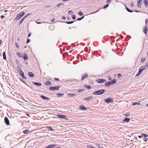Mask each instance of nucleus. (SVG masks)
<instances>
[{
	"label": "nucleus",
	"mask_w": 148,
	"mask_h": 148,
	"mask_svg": "<svg viewBox=\"0 0 148 148\" xmlns=\"http://www.w3.org/2000/svg\"><path fill=\"white\" fill-rule=\"evenodd\" d=\"M145 23L147 25V23H148V19H147L145 21Z\"/></svg>",
	"instance_id": "obj_52"
},
{
	"label": "nucleus",
	"mask_w": 148,
	"mask_h": 148,
	"mask_svg": "<svg viewBox=\"0 0 148 148\" xmlns=\"http://www.w3.org/2000/svg\"><path fill=\"white\" fill-rule=\"evenodd\" d=\"M67 95L70 97H73L75 95V94H68Z\"/></svg>",
	"instance_id": "obj_28"
},
{
	"label": "nucleus",
	"mask_w": 148,
	"mask_h": 148,
	"mask_svg": "<svg viewBox=\"0 0 148 148\" xmlns=\"http://www.w3.org/2000/svg\"><path fill=\"white\" fill-rule=\"evenodd\" d=\"M83 91H84V89H81L78 90V92L79 93L82 92Z\"/></svg>",
	"instance_id": "obj_36"
},
{
	"label": "nucleus",
	"mask_w": 148,
	"mask_h": 148,
	"mask_svg": "<svg viewBox=\"0 0 148 148\" xmlns=\"http://www.w3.org/2000/svg\"><path fill=\"white\" fill-rule=\"evenodd\" d=\"M4 17H5L4 16H3V15H1V18H2V19Z\"/></svg>",
	"instance_id": "obj_61"
},
{
	"label": "nucleus",
	"mask_w": 148,
	"mask_h": 148,
	"mask_svg": "<svg viewBox=\"0 0 148 148\" xmlns=\"http://www.w3.org/2000/svg\"><path fill=\"white\" fill-rule=\"evenodd\" d=\"M108 79L109 80H111L112 79L111 77L110 76H109L108 77Z\"/></svg>",
	"instance_id": "obj_50"
},
{
	"label": "nucleus",
	"mask_w": 148,
	"mask_h": 148,
	"mask_svg": "<svg viewBox=\"0 0 148 148\" xmlns=\"http://www.w3.org/2000/svg\"><path fill=\"white\" fill-rule=\"evenodd\" d=\"M105 86H106L108 87L110 86L112 84V83L110 81H109L108 82H106L105 83Z\"/></svg>",
	"instance_id": "obj_12"
},
{
	"label": "nucleus",
	"mask_w": 148,
	"mask_h": 148,
	"mask_svg": "<svg viewBox=\"0 0 148 148\" xmlns=\"http://www.w3.org/2000/svg\"><path fill=\"white\" fill-rule=\"evenodd\" d=\"M3 59L5 60H6V57L5 54V52H3Z\"/></svg>",
	"instance_id": "obj_20"
},
{
	"label": "nucleus",
	"mask_w": 148,
	"mask_h": 148,
	"mask_svg": "<svg viewBox=\"0 0 148 148\" xmlns=\"http://www.w3.org/2000/svg\"><path fill=\"white\" fill-rule=\"evenodd\" d=\"M55 20V18L54 17L52 18L51 19V21L52 22H53Z\"/></svg>",
	"instance_id": "obj_49"
},
{
	"label": "nucleus",
	"mask_w": 148,
	"mask_h": 148,
	"mask_svg": "<svg viewBox=\"0 0 148 148\" xmlns=\"http://www.w3.org/2000/svg\"><path fill=\"white\" fill-rule=\"evenodd\" d=\"M141 103L140 102L133 103L132 104L133 106H134L136 105H139Z\"/></svg>",
	"instance_id": "obj_18"
},
{
	"label": "nucleus",
	"mask_w": 148,
	"mask_h": 148,
	"mask_svg": "<svg viewBox=\"0 0 148 148\" xmlns=\"http://www.w3.org/2000/svg\"><path fill=\"white\" fill-rule=\"evenodd\" d=\"M98 146L99 148H102L101 147V146L99 145H98Z\"/></svg>",
	"instance_id": "obj_63"
},
{
	"label": "nucleus",
	"mask_w": 148,
	"mask_h": 148,
	"mask_svg": "<svg viewBox=\"0 0 148 148\" xmlns=\"http://www.w3.org/2000/svg\"><path fill=\"white\" fill-rule=\"evenodd\" d=\"M88 148H96L95 147H92L91 146L89 145L87 146Z\"/></svg>",
	"instance_id": "obj_42"
},
{
	"label": "nucleus",
	"mask_w": 148,
	"mask_h": 148,
	"mask_svg": "<svg viewBox=\"0 0 148 148\" xmlns=\"http://www.w3.org/2000/svg\"><path fill=\"white\" fill-rule=\"evenodd\" d=\"M80 109L81 110H86V109L83 106H80L79 107Z\"/></svg>",
	"instance_id": "obj_22"
},
{
	"label": "nucleus",
	"mask_w": 148,
	"mask_h": 148,
	"mask_svg": "<svg viewBox=\"0 0 148 148\" xmlns=\"http://www.w3.org/2000/svg\"><path fill=\"white\" fill-rule=\"evenodd\" d=\"M130 114L129 113H128L126 115H125L126 116H127Z\"/></svg>",
	"instance_id": "obj_60"
},
{
	"label": "nucleus",
	"mask_w": 148,
	"mask_h": 148,
	"mask_svg": "<svg viewBox=\"0 0 148 148\" xmlns=\"http://www.w3.org/2000/svg\"><path fill=\"white\" fill-rule=\"evenodd\" d=\"M141 73V72H140V71H138V72L137 73V74L136 75V76H138Z\"/></svg>",
	"instance_id": "obj_35"
},
{
	"label": "nucleus",
	"mask_w": 148,
	"mask_h": 148,
	"mask_svg": "<svg viewBox=\"0 0 148 148\" xmlns=\"http://www.w3.org/2000/svg\"><path fill=\"white\" fill-rule=\"evenodd\" d=\"M126 9L127 11H128V12H133V11L131 10H130L128 8L126 7Z\"/></svg>",
	"instance_id": "obj_31"
},
{
	"label": "nucleus",
	"mask_w": 148,
	"mask_h": 148,
	"mask_svg": "<svg viewBox=\"0 0 148 148\" xmlns=\"http://www.w3.org/2000/svg\"><path fill=\"white\" fill-rule=\"evenodd\" d=\"M25 14L24 12H22L19 13V19L22 17Z\"/></svg>",
	"instance_id": "obj_11"
},
{
	"label": "nucleus",
	"mask_w": 148,
	"mask_h": 148,
	"mask_svg": "<svg viewBox=\"0 0 148 148\" xmlns=\"http://www.w3.org/2000/svg\"><path fill=\"white\" fill-rule=\"evenodd\" d=\"M60 88V86H56L55 87H50L49 89V90L50 91H54V90H58Z\"/></svg>",
	"instance_id": "obj_2"
},
{
	"label": "nucleus",
	"mask_w": 148,
	"mask_h": 148,
	"mask_svg": "<svg viewBox=\"0 0 148 148\" xmlns=\"http://www.w3.org/2000/svg\"><path fill=\"white\" fill-rule=\"evenodd\" d=\"M144 29L143 30V32H147L148 29L147 26V25H146L144 27Z\"/></svg>",
	"instance_id": "obj_26"
},
{
	"label": "nucleus",
	"mask_w": 148,
	"mask_h": 148,
	"mask_svg": "<svg viewBox=\"0 0 148 148\" xmlns=\"http://www.w3.org/2000/svg\"><path fill=\"white\" fill-rule=\"evenodd\" d=\"M15 46L17 48H18V44L17 42L15 43Z\"/></svg>",
	"instance_id": "obj_44"
},
{
	"label": "nucleus",
	"mask_w": 148,
	"mask_h": 148,
	"mask_svg": "<svg viewBox=\"0 0 148 148\" xmlns=\"http://www.w3.org/2000/svg\"><path fill=\"white\" fill-rule=\"evenodd\" d=\"M73 13V12L71 10H70L68 12V13L69 14H70L71 13Z\"/></svg>",
	"instance_id": "obj_45"
},
{
	"label": "nucleus",
	"mask_w": 148,
	"mask_h": 148,
	"mask_svg": "<svg viewBox=\"0 0 148 148\" xmlns=\"http://www.w3.org/2000/svg\"><path fill=\"white\" fill-rule=\"evenodd\" d=\"M61 5V3H59V4H58L56 6L57 7H59Z\"/></svg>",
	"instance_id": "obj_53"
},
{
	"label": "nucleus",
	"mask_w": 148,
	"mask_h": 148,
	"mask_svg": "<svg viewBox=\"0 0 148 148\" xmlns=\"http://www.w3.org/2000/svg\"><path fill=\"white\" fill-rule=\"evenodd\" d=\"M130 119L127 118H125L124 120H123V121L126 122H129L130 121Z\"/></svg>",
	"instance_id": "obj_16"
},
{
	"label": "nucleus",
	"mask_w": 148,
	"mask_h": 148,
	"mask_svg": "<svg viewBox=\"0 0 148 148\" xmlns=\"http://www.w3.org/2000/svg\"><path fill=\"white\" fill-rule=\"evenodd\" d=\"M48 128L51 130V131H53V130L52 127L51 126H49L48 127Z\"/></svg>",
	"instance_id": "obj_34"
},
{
	"label": "nucleus",
	"mask_w": 148,
	"mask_h": 148,
	"mask_svg": "<svg viewBox=\"0 0 148 148\" xmlns=\"http://www.w3.org/2000/svg\"><path fill=\"white\" fill-rule=\"evenodd\" d=\"M62 18L63 19H64V20L66 19V17L64 16H62Z\"/></svg>",
	"instance_id": "obj_59"
},
{
	"label": "nucleus",
	"mask_w": 148,
	"mask_h": 148,
	"mask_svg": "<svg viewBox=\"0 0 148 148\" xmlns=\"http://www.w3.org/2000/svg\"><path fill=\"white\" fill-rule=\"evenodd\" d=\"M111 0H107L106 1L107 3H109L111 1Z\"/></svg>",
	"instance_id": "obj_57"
},
{
	"label": "nucleus",
	"mask_w": 148,
	"mask_h": 148,
	"mask_svg": "<svg viewBox=\"0 0 148 148\" xmlns=\"http://www.w3.org/2000/svg\"><path fill=\"white\" fill-rule=\"evenodd\" d=\"M18 14L17 15L16 17L15 18L16 20H18Z\"/></svg>",
	"instance_id": "obj_51"
},
{
	"label": "nucleus",
	"mask_w": 148,
	"mask_h": 148,
	"mask_svg": "<svg viewBox=\"0 0 148 148\" xmlns=\"http://www.w3.org/2000/svg\"><path fill=\"white\" fill-rule=\"evenodd\" d=\"M29 75L30 77H33L34 75V74L31 72H29Z\"/></svg>",
	"instance_id": "obj_23"
},
{
	"label": "nucleus",
	"mask_w": 148,
	"mask_h": 148,
	"mask_svg": "<svg viewBox=\"0 0 148 148\" xmlns=\"http://www.w3.org/2000/svg\"><path fill=\"white\" fill-rule=\"evenodd\" d=\"M105 101L108 103H110L112 102V101L111 100V99L109 98H107L105 100Z\"/></svg>",
	"instance_id": "obj_15"
},
{
	"label": "nucleus",
	"mask_w": 148,
	"mask_h": 148,
	"mask_svg": "<svg viewBox=\"0 0 148 148\" xmlns=\"http://www.w3.org/2000/svg\"><path fill=\"white\" fill-rule=\"evenodd\" d=\"M106 80L105 79H99L97 81L100 83H101L103 82H106Z\"/></svg>",
	"instance_id": "obj_5"
},
{
	"label": "nucleus",
	"mask_w": 148,
	"mask_h": 148,
	"mask_svg": "<svg viewBox=\"0 0 148 148\" xmlns=\"http://www.w3.org/2000/svg\"><path fill=\"white\" fill-rule=\"evenodd\" d=\"M20 79L23 83H24L25 84H26L24 80H23L22 78H21Z\"/></svg>",
	"instance_id": "obj_39"
},
{
	"label": "nucleus",
	"mask_w": 148,
	"mask_h": 148,
	"mask_svg": "<svg viewBox=\"0 0 148 148\" xmlns=\"http://www.w3.org/2000/svg\"><path fill=\"white\" fill-rule=\"evenodd\" d=\"M20 75L24 79H26V77L24 75V73L21 70V69L20 68Z\"/></svg>",
	"instance_id": "obj_4"
},
{
	"label": "nucleus",
	"mask_w": 148,
	"mask_h": 148,
	"mask_svg": "<svg viewBox=\"0 0 148 148\" xmlns=\"http://www.w3.org/2000/svg\"><path fill=\"white\" fill-rule=\"evenodd\" d=\"M105 91V90L104 89H101L99 90L94 91L93 93V94L95 95H101L104 93Z\"/></svg>",
	"instance_id": "obj_1"
},
{
	"label": "nucleus",
	"mask_w": 148,
	"mask_h": 148,
	"mask_svg": "<svg viewBox=\"0 0 148 148\" xmlns=\"http://www.w3.org/2000/svg\"><path fill=\"white\" fill-rule=\"evenodd\" d=\"M72 18L73 19V20H75V19L76 18V17H75V15L74 14H73L72 15Z\"/></svg>",
	"instance_id": "obj_40"
},
{
	"label": "nucleus",
	"mask_w": 148,
	"mask_h": 148,
	"mask_svg": "<svg viewBox=\"0 0 148 148\" xmlns=\"http://www.w3.org/2000/svg\"><path fill=\"white\" fill-rule=\"evenodd\" d=\"M145 66H141L139 68V71L141 73V72L145 69Z\"/></svg>",
	"instance_id": "obj_10"
},
{
	"label": "nucleus",
	"mask_w": 148,
	"mask_h": 148,
	"mask_svg": "<svg viewBox=\"0 0 148 148\" xmlns=\"http://www.w3.org/2000/svg\"><path fill=\"white\" fill-rule=\"evenodd\" d=\"M55 79L56 80H58V81L59 80V79H58V78H55Z\"/></svg>",
	"instance_id": "obj_62"
},
{
	"label": "nucleus",
	"mask_w": 148,
	"mask_h": 148,
	"mask_svg": "<svg viewBox=\"0 0 148 148\" xmlns=\"http://www.w3.org/2000/svg\"><path fill=\"white\" fill-rule=\"evenodd\" d=\"M23 57L24 60L25 61L28 60V59L27 55L25 53H24L23 54Z\"/></svg>",
	"instance_id": "obj_8"
},
{
	"label": "nucleus",
	"mask_w": 148,
	"mask_h": 148,
	"mask_svg": "<svg viewBox=\"0 0 148 148\" xmlns=\"http://www.w3.org/2000/svg\"><path fill=\"white\" fill-rule=\"evenodd\" d=\"M30 14H28L25 17H26V18L28 16H30Z\"/></svg>",
	"instance_id": "obj_54"
},
{
	"label": "nucleus",
	"mask_w": 148,
	"mask_h": 148,
	"mask_svg": "<svg viewBox=\"0 0 148 148\" xmlns=\"http://www.w3.org/2000/svg\"><path fill=\"white\" fill-rule=\"evenodd\" d=\"M40 97L43 99L46 100H49L50 99L48 97H46L45 96H44L43 95H41L40 96Z\"/></svg>",
	"instance_id": "obj_9"
},
{
	"label": "nucleus",
	"mask_w": 148,
	"mask_h": 148,
	"mask_svg": "<svg viewBox=\"0 0 148 148\" xmlns=\"http://www.w3.org/2000/svg\"><path fill=\"white\" fill-rule=\"evenodd\" d=\"M84 87L88 89H90L91 88V87L88 85H84Z\"/></svg>",
	"instance_id": "obj_25"
},
{
	"label": "nucleus",
	"mask_w": 148,
	"mask_h": 148,
	"mask_svg": "<svg viewBox=\"0 0 148 148\" xmlns=\"http://www.w3.org/2000/svg\"><path fill=\"white\" fill-rule=\"evenodd\" d=\"M79 14L80 16H81L83 15V13L81 11L79 12Z\"/></svg>",
	"instance_id": "obj_47"
},
{
	"label": "nucleus",
	"mask_w": 148,
	"mask_h": 148,
	"mask_svg": "<svg viewBox=\"0 0 148 148\" xmlns=\"http://www.w3.org/2000/svg\"><path fill=\"white\" fill-rule=\"evenodd\" d=\"M93 98V97L92 96H89L86 99V100L87 101H89L90 100H91V99H92Z\"/></svg>",
	"instance_id": "obj_29"
},
{
	"label": "nucleus",
	"mask_w": 148,
	"mask_h": 148,
	"mask_svg": "<svg viewBox=\"0 0 148 148\" xmlns=\"http://www.w3.org/2000/svg\"><path fill=\"white\" fill-rule=\"evenodd\" d=\"M23 132L24 134H27L29 133V130L28 129H27L23 131Z\"/></svg>",
	"instance_id": "obj_19"
},
{
	"label": "nucleus",
	"mask_w": 148,
	"mask_h": 148,
	"mask_svg": "<svg viewBox=\"0 0 148 148\" xmlns=\"http://www.w3.org/2000/svg\"><path fill=\"white\" fill-rule=\"evenodd\" d=\"M74 22V21L67 22H66V23L67 24H71L73 23Z\"/></svg>",
	"instance_id": "obj_37"
},
{
	"label": "nucleus",
	"mask_w": 148,
	"mask_h": 148,
	"mask_svg": "<svg viewBox=\"0 0 148 148\" xmlns=\"http://www.w3.org/2000/svg\"><path fill=\"white\" fill-rule=\"evenodd\" d=\"M117 76H118V77H119V78H120L121 77V74H118Z\"/></svg>",
	"instance_id": "obj_55"
},
{
	"label": "nucleus",
	"mask_w": 148,
	"mask_h": 148,
	"mask_svg": "<svg viewBox=\"0 0 148 148\" xmlns=\"http://www.w3.org/2000/svg\"><path fill=\"white\" fill-rule=\"evenodd\" d=\"M5 123L7 125H9L10 124L9 121L7 117H6L5 118Z\"/></svg>",
	"instance_id": "obj_7"
},
{
	"label": "nucleus",
	"mask_w": 148,
	"mask_h": 148,
	"mask_svg": "<svg viewBox=\"0 0 148 148\" xmlns=\"http://www.w3.org/2000/svg\"><path fill=\"white\" fill-rule=\"evenodd\" d=\"M57 95L58 97L62 96L64 95V93H59Z\"/></svg>",
	"instance_id": "obj_32"
},
{
	"label": "nucleus",
	"mask_w": 148,
	"mask_h": 148,
	"mask_svg": "<svg viewBox=\"0 0 148 148\" xmlns=\"http://www.w3.org/2000/svg\"><path fill=\"white\" fill-rule=\"evenodd\" d=\"M112 83V84H114L116 82V79H113L112 81H110Z\"/></svg>",
	"instance_id": "obj_30"
},
{
	"label": "nucleus",
	"mask_w": 148,
	"mask_h": 148,
	"mask_svg": "<svg viewBox=\"0 0 148 148\" xmlns=\"http://www.w3.org/2000/svg\"><path fill=\"white\" fill-rule=\"evenodd\" d=\"M34 84L38 86H40L41 85V83H39L37 82H34Z\"/></svg>",
	"instance_id": "obj_27"
},
{
	"label": "nucleus",
	"mask_w": 148,
	"mask_h": 148,
	"mask_svg": "<svg viewBox=\"0 0 148 148\" xmlns=\"http://www.w3.org/2000/svg\"><path fill=\"white\" fill-rule=\"evenodd\" d=\"M144 2L145 4V7H148V0H144Z\"/></svg>",
	"instance_id": "obj_14"
},
{
	"label": "nucleus",
	"mask_w": 148,
	"mask_h": 148,
	"mask_svg": "<svg viewBox=\"0 0 148 148\" xmlns=\"http://www.w3.org/2000/svg\"><path fill=\"white\" fill-rule=\"evenodd\" d=\"M36 23H37V24H40L41 23V22H36Z\"/></svg>",
	"instance_id": "obj_64"
},
{
	"label": "nucleus",
	"mask_w": 148,
	"mask_h": 148,
	"mask_svg": "<svg viewBox=\"0 0 148 148\" xmlns=\"http://www.w3.org/2000/svg\"><path fill=\"white\" fill-rule=\"evenodd\" d=\"M145 138L144 139V140L145 141H147L148 140V138H147V137Z\"/></svg>",
	"instance_id": "obj_48"
},
{
	"label": "nucleus",
	"mask_w": 148,
	"mask_h": 148,
	"mask_svg": "<svg viewBox=\"0 0 148 148\" xmlns=\"http://www.w3.org/2000/svg\"><path fill=\"white\" fill-rule=\"evenodd\" d=\"M30 42V40L29 39H27V43H29Z\"/></svg>",
	"instance_id": "obj_56"
},
{
	"label": "nucleus",
	"mask_w": 148,
	"mask_h": 148,
	"mask_svg": "<svg viewBox=\"0 0 148 148\" xmlns=\"http://www.w3.org/2000/svg\"><path fill=\"white\" fill-rule=\"evenodd\" d=\"M57 116L60 118L65 119L66 120H67V119L66 118V116L64 115H62L60 114H58L57 115Z\"/></svg>",
	"instance_id": "obj_3"
},
{
	"label": "nucleus",
	"mask_w": 148,
	"mask_h": 148,
	"mask_svg": "<svg viewBox=\"0 0 148 148\" xmlns=\"http://www.w3.org/2000/svg\"><path fill=\"white\" fill-rule=\"evenodd\" d=\"M109 5L108 4H106L105 6L103 7V8L105 9L107 7H108Z\"/></svg>",
	"instance_id": "obj_41"
},
{
	"label": "nucleus",
	"mask_w": 148,
	"mask_h": 148,
	"mask_svg": "<svg viewBox=\"0 0 148 148\" xmlns=\"http://www.w3.org/2000/svg\"><path fill=\"white\" fill-rule=\"evenodd\" d=\"M138 8H140L141 7V6H140V4H138Z\"/></svg>",
	"instance_id": "obj_58"
},
{
	"label": "nucleus",
	"mask_w": 148,
	"mask_h": 148,
	"mask_svg": "<svg viewBox=\"0 0 148 148\" xmlns=\"http://www.w3.org/2000/svg\"><path fill=\"white\" fill-rule=\"evenodd\" d=\"M84 17V16H83L82 17L80 18H78L77 19V21H80L83 19Z\"/></svg>",
	"instance_id": "obj_33"
},
{
	"label": "nucleus",
	"mask_w": 148,
	"mask_h": 148,
	"mask_svg": "<svg viewBox=\"0 0 148 148\" xmlns=\"http://www.w3.org/2000/svg\"><path fill=\"white\" fill-rule=\"evenodd\" d=\"M22 57H23V56L20 53H19V57L21 58Z\"/></svg>",
	"instance_id": "obj_46"
},
{
	"label": "nucleus",
	"mask_w": 148,
	"mask_h": 148,
	"mask_svg": "<svg viewBox=\"0 0 148 148\" xmlns=\"http://www.w3.org/2000/svg\"><path fill=\"white\" fill-rule=\"evenodd\" d=\"M88 77V75L87 74H85L83 75L82 78V80H83L86 78H87Z\"/></svg>",
	"instance_id": "obj_21"
},
{
	"label": "nucleus",
	"mask_w": 148,
	"mask_h": 148,
	"mask_svg": "<svg viewBox=\"0 0 148 148\" xmlns=\"http://www.w3.org/2000/svg\"><path fill=\"white\" fill-rule=\"evenodd\" d=\"M57 146V145L56 144H54L51 145H49L48 146L49 148H52L54 147Z\"/></svg>",
	"instance_id": "obj_17"
},
{
	"label": "nucleus",
	"mask_w": 148,
	"mask_h": 148,
	"mask_svg": "<svg viewBox=\"0 0 148 148\" xmlns=\"http://www.w3.org/2000/svg\"><path fill=\"white\" fill-rule=\"evenodd\" d=\"M145 60H146L145 58H142L141 59V62H145Z\"/></svg>",
	"instance_id": "obj_38"
},
{
	"label": "nucleus",
	"mask_w": 148,
	"mask_h": 148,
	"mask_svg": "<svg viewBox=\"0 0 148 148\" xmlns=\"http://www.w3.org/2000/svg\"><path fill=\"white\" fill-rule=\"evenodd\" d=\"M26 18V17H24L23 18H22L20 21L19 22V25L21 24L23 21H24L25 18Z\"/></svg>",
	"instance_id": "obj_24"
},
{
	"label": "nucleus",
	"mask_w": 148,
	"mask_h": 148,
	"mask_svg": "<svg viewBox=\"0 0 148 148\" xmlns=\"http://www.w3.org/2000/svg\"><path fill=\"white\" fill-rule=\"evenodd\" d=\"M45 83L46 84H45V85L47 86H49L51 85V82L50 81H47Z\"/></svg>",
	"instance_id": "obj_13"
},
{
	"label": "nucleus",
	"mask_w": 148,
	"mask_h": 148,
	"mask_svg": "<svg viewBox=\"0 0 148 148\" xmlns=\"http://www.w3.org/2000/svg\"><path fill=\"white\" fill-rule=\"evenodd\" d=\"M148 135L146 134H141L140 135L138 136V137L140 138H141L143 137L146 138L147 137Z\"/></svg>",
	"instance_id": "obj_6"
},
{
	"label": "nucleus",
	"mask_w": 148,
	"mask_h": 148,
	"mask_svg": "<svg viewBox=\"0 0 148 148\" xmlns=\"http://www.w3.org/2000/svg\"><path fill=\"white\" fill-rule=\"evenodd\" d=\"M142 2V0H138V4H140L141 2Z\"/></svg>",
	"instance_id": "obj_43"
}]
</instances>
